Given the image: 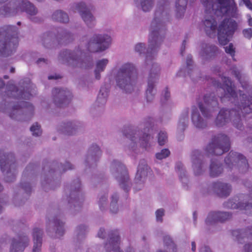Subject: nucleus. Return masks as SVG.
<instances>
[{
  "mask_svg": "<svg viewBox=\"0 0 252 252\" xmlns=\"http://www.w3.org/2000/svg\"><path fill=\"white\" fill-rule=\"evenodd\" d=\"M241 105L238 109H232L230 110L221 109L215 120L217 126H222L228 122L229 120L233 119V125L238 129H241L242 125L241 123V114L243 116L246 114L252 113V98L243 100Z\"/></svg>",
  "mask_w": 252,
  "mask_h": 252,
  "instance_id": "nucleus-1",
  "label": "nucleus"
},
{
  "mask_svg": "<svg viewBox=\"0 0 252 252\" xmlns=\"http://www.w3.org/2000/svg\"><path fill=\"white\" fill-rule=\"evenodd\" d=\"M206 14L218 12L220 16H238V9L235 0H200ZM216 16H219L217 15Z\"/></svg>",
  "mask_w": 252,
  "mask_h": 252,
  "instance_id": "nucleus-2",
  "label": "nucleus"
},
{
  "mask_svg": "<svg viewBox=\"0 0 252 252\" xmlns=\"http://www.w3.org/2000/svg\"><path fill=\"white\" fill-rule=\"evenodd\" d=\"M149 48L146 56V61L148 63L153 60L152 54L154 53L163 40L165 34L163 24L161 22L158 17H155L152 21L150 27Z\"/></svg>",
  "mask_w": 252,
  "mask_h": 252,
  "instance_id": "nucleus-3",
  "label": "nucleus"
},
{
  "mask_svg": "<svg viewBox=\"0 0 252 252\" xmlns=\"http://www.w3.org/2000/svg\"><path fill=\"white\" fill-rule=\"evenodd\" d=\"M17 28L13 26L0 28V53L3 56L10 55L18 46L19 39L16 32Z\"/></svg>",
  "mask_w": 252,
  "mask_h": 252,
  "instance_id": "nucleus-4",
  "label": "nucleus"
},
{
  "mask_svg": "<svg viewBox=\"0 0 252 252\" xmlns=\"http://www.w3.org/2000/svg\"><path fill=\"white\" fill-rule=\"evenodd\" d=\"M137 78V73L135 67L131 63H126L118 72L116 81L117 85L126 93L133 90Z\"/></svg>",
  "mask_w": 252,
  "mask_h": 252,
  "instance_id": "nucleus-5",
  "label": "nucleus"
},
{
  "mask_svg": "<svg viewBox=\"0 0 252 252\" xmlns=\"http://www.w3.org/2000/svg\"><path fill=\"white\" fill-rule=\"evenodd\" d=\"M25 12L30 16H35L38 10L28 0H11L0 7V16Z\"/></svg>",
  "mask_w": 252,
  "mask_h": 252,
  "instance_id": "nucleus-6",
  "label": "nucleus"
},
{
  "mask_svg": "<svg viewBox=\"0 0 252 252\" xmlns=\"http://www.w3.org/2000/svg\"><path fill=\"white\" fill-rule=\"evenodd\" d=\"M230 148V142L228 137L224 134H219L212 138L206 151L208 155L220 156L228 152Z\"/></svg>",
  "mask_w": 252,
  "mask_h": 252,
  "instance_id": "nucleus-7",
  "label": "nucleus"
},
{
  "mask_svg": "<svg viewBox=\"0 0 252 252\" xmlns=\"http://www.w3.org/2000/svg\"><path fill=\"white\" fill-rule=\"evenodd\" d=\"M237 28V24L231 17L225 18L218 29V38L221 45H226Z\"/></svg>",
  "mask_w": 252,
  "mask_h": 252,
  "instance_id": "nucleus-8",
  "label": "nucleus"
},
{
  "mask_svg": "<svg viewBox=\"0 0 252 252\" xmlns=\"http://www.w3.org/2000/svg\"><path fill=\"white\" fill-rule=\"evenodd\" d=\"M224 161L229 168L233 169L235 167L241 172L248 171L249 167L246 157L240 153L232 151L229 152L224 159Z\"/></svg>",
  "mask_w": 252,
  "mask_h": 252,
  "instance_id": "nucleus-9",
  "label": "nucleus"
},
{
  "mask_svg": "<svg viewBox=\"0 0 252 252\" xmlns=\"http://www.w3.org/2000/svg\"><path fill=\"white\" fill-rule=\"evenodd\" d=\"M204 103H198L200 111L204 118H210L212 116V113L219 108V103L214 93L204 96Z\"/></svg>",
  "mask_w": 252,
  "mask_h": 252,
  "instance_id": "nucleus-10",
  "label": "nucleus"
},
{
  "mask_svg": "<svg viewBox=\"0 0 252 252\" xmlns=\"http://www.w3.org/2000/svg\"><path fill=\"white\" fill-rule=\"evenodd\" d=\"M111 41V37L108 35L95 34L89 42L88 48L91 52L102 51L109 47Z\"/></svg>",
  "mask_w": 252,
  "mask_h": 252,
  "instance_id": "nucleus-11",
  "label": "nucleus"
},
{
  "mask_svg": "<svg viewBox=\"0 0 252 252\" xmlns=\"http://www.w3.org/2000/svg\"><path fill=\"white\" fill-rule=\"evenodd\" d=\"M54 102L56 105L59 107H63L68 105L72 97L71 92L67 90L54 88L52 91Z\"/></svg>",
  "mask_w": 252,
  "mask_h": 252,
  "instance_id": "nucleus-12",
  "label": "nucleus"
},
{
  "mask_svg": "<svg viewBox=\"0 0 252 252\" xmlns=\"http://www.w3.org/2000/svg\"><path fill=\"white\" fill-rule=\"evenodd\" d=\"M113 164L116 168L117 172V175L116 176V179L119 181L121 188L127 192L129 190L128 186L129 176L126 166L122 163L116 161H114Z\"/></svg>",
  "mask_w": 252,
  "mask_h": 252,
  "instance_id": "nucleus-13",
  "label": "nucleus"
},
{
  "mask_svg": "<svg viewBox=\"0 0 252 252\" xmlns=\"http://www.w3.org/2000/svg\"><path fill=\"white\" fill-rule=\"evenodd\" d=\"M159 70V68L157 63H152L148 77V88L146 92L147 101H151L154 98V94L152 92L154 87V83L158 77Z\"/></svg>",
  "mask_w": 252,
  "mask_h": 252,
  "instance_id": "nucleus-14",
  "label": "nucleus"
},
{
  "mask_svg": "<svg viewBox=\"0 0 252 252\" xmlns=\"http://www.w3.org/2000/svg\"><path fill=\"white\" fill-rule=\"evenodd\" d=\"M221 80L223 84H220V86L217 90L220 91L222 89L224 91V95L220 97L221 102H223L225 98H228V100H230L231 97H237V94L234 89L235 86L230 79L228 77H223Z\"/></svg>",
  "mask_w": 252,
  "mask_h": 252,
  "instance_id": "nucleus-15",
  "label": "nucleus"
},
{
  "mask_svg": "<svg viewBox=\"0 0 252 252\" xmlns=\"http://www.w3.org/2000/svg\"><path fill=\"white\" fill-rule=\"evenodd\" d=\"M0 166L2 172L8 174L11 172V168L15 167V157L12 153L4 154L0 151Z\"/></svg>",
  "mask_w": 252,
  "mask_h": 252,
  "instance_id": "nucleus-16",
  "label": "nucleus"
},
{
  "mask_svg": "<svg viewBox=\"0 0 252 252\" xmlns=\"http://www.w3.org/2000/svg\"><path fill=\"white\" fill-rule=\"evenodd\" d=\"M232 215L227 212H211L207 216L206 223L211 224L217 222H223L230 219Z\"/></svg>",
  "mask_w": 252,
  "mask_h": 252,
  "instance_id": "nucleus-17",
  "label": "nucleus"
},
{
  "mask_svg": "<svg viewBox=\"0 0 252 252\" xmlns=\"http://www.w3.org/2000/svg\"><path fill=\"white\" fill-rule=\"evenodd\" d=\"M110 239L108 243L105 244V247L107 252H123L120 250V237L117 230L112 231L110 233Z\"/></svg>",
  "mask_w": 252,
  "mask_h": 252,
  "instance_id": "nucleus-18",
  "label": "nucleus"
},
{
  "mask_svg": "<svg viewBox=\"0 0 252 252\" xmlns=\"http://www.w3.org/2000/svg\"><path fill=\"white\" fill-rule=\"evenodd\" d=\"M29 239L27 236L19 235L18 240H12L10 252H23L29 244Z\"/></svg>",
  "mask_w": 252,
  "mask_h": 252,
  "instance_id": "nucleus-19",
  "label": "nucleus"
},
{
  "mask_svg": "<svg viewBox=\"0 0 252 252\" xmlns=\"http://www.w3.org/2000/svg\"><path fill=\"white\" fill-rule=\"evenodd\" d=\"M213 188L218 195L221 197L228 196L231 191V186L221 182H216L213 184Z\"/></svg>",
  "mask_w": 252,
  "mask_h": 252,
  "instance_id": "nucleus-20",
  "label": "nucleus"
},
{
  "mask_svg": "<svg viewBox=\"0 0 252 252\" xmlns=\"http://www.w3.org/2000/svg\"><path fill=\"white\" fill-rule=\"evenodd\" d=\"M150 172V168L148 167L145 160L143 159L138 166L137 171L135 176V183L141 185L140 181L143 178H145L148 175Z\"/></svg>",
  "mask_w": 252,
  "mask_h": 252,
  "instance_id": "nucleus-21",
  "label": "nucleus"
},
{
  "mask_svg": "<svg viewBox=\"0 0 252 252\" xmlns=\"http://www.w3.org/2000/svg\"><path fill=\"white\" fill-rule=\"evenodd\" d=\"M209 19H206L204 22V31L206 34L211 37L215 35L217 26V22L215 17H209Z\"/></svg>",
  "mask_w": 252,
  "mask_h": 252,
  "instance_id": "nucleus-22",
  "label": "nucleus"
},
{
  "mask_svg": "<svg viewBox=\"0 0 252 252\" xmlns=\"http://www.w3.org/2000/svg\"><path fill=\"white\" fill-rule=\"evenodd\" d=\"M168 0H158L156 6L154 16H169Z\"/></svg>",
  "mask_w": 252,
  "mask_h": 252,
  "instance_id": "nucleus-23",
  "label": "nucleus"
},
{
  "mask_svg": "<svg viewBox=\"0 0 252 252\" xmlns=\"http://www.w3.org/2000/svg\"><path fill=\"white\" fill-rule=\"evenodd\" d=\"M71 8L75 12H77L80 16H93L85 2L83 1L72 4Z\"/></svg>",
  "mask_w": 252,
  "mask_h": 252,
  "instance_id": "nucleus-24",
  "label": "nucleus"
},
{
  "mask_svg": "<svg viewBox=\"0 0 252 252\" xmlns=\"http://www.w3.org/2000/svg\"><path fill=\"white\" fill-rule=\"evenodd\" d=\"M43 231L42 230L35 228L33 231V248L32 252H40L42 246V238Z\"/></svg>",
  "mask_w": 252,
  "mask_h": 252,
  "instance_id": "nucleus-25",
  "label": "nucleus"
},
{
  "mask_svg": "<svg viewBox=\"0 0 252 252\" xmlns=\"http://www.w3.org/2000/svg\"><path fill=\"white\" fill-rule=\"evenodd\" d=\"M191 120L193 125L197 128H203L206 126V122L201 117L196 107L192 109Z\"/></svg>",
  "mask_w": 252,
  "mask_h": 252,
  "instance_id": "nucleus-26",
  "label": "nucleus"
},
{
  "mask_svg": "<svg viewBox=\"0 0 252 252\" xmlns=\"http://www.w3.org/2000/svg\"><path fill=\"white\" fill-rule=\"evenodd\" d=\"M223 171L222 165L217 160H211L210 166V175L212 177H217Z\"/></svg>",
  "mask_w": 252,
  "mask_h": 252,
  "instance_id": "nucleus-27",
  "label": "nucleus"
},
{
  "mask_svg": "<svg viewBox=\"0 0 252 252\" xmlns=\"http://www.w3.org/2000/svg\"><path fill=\"white\" fill-rule=\"evenodd\" d=\"M232 234L236 237V240L239 243H242L241 239L245 237H251L252 238V227L248 228L245 230L236 229L234 230L232 232Z\"/></svg>",
  "mask_w": 252,
  "mask_h": 252,
  "instance_id": "nucleus-28",
  "label": "nucleus"
},
{
  "mask_svg": "<svg viewBox=\"0 0 252 252\" xmlns=\"http://www.w3.org/2000/svg\"><path fill=\"white\" fill-rule=\"evenodd\" d=\"M63 57H66L68 56V58L72 60V61H76V65H79L81 67H85V68L89 67L90 64L89 63H86L84 61H82L78 57L74 55V52H71L68 50H65L63 51ZM62 53L61 54V55Z\"/></svg>",
  "mask_w": 252,
  "mask_h": 252,
  "instance_id": "nucleus-29",
  "label": "nucleus"
},
{
  "mask_svg": "<svg viewBox=\"0 0 252 252\" xmlns=\"http://www.w3.org/2000/svg\"><path fill=\"white\" fill-rule=\"evenodd\" d=\"M202 157V155L198 150H194L192 153L191 155V159L193 163V166L194 169H200L201 168V159ZM195 174L196 175H198L200 174V172L197 171H195Z\"/></svg>",
  "mask_w": 252,
  "mask_h": 252,
  "instance_id": "nucleus-30",
  "label": "nucleus"
},
{
  "mask_svg": "<svg viewBox=\"0 0 252 252\" xmlns=\"http://www.w3.org/2000/svg\"><path fill=\"white\" fill-rule=\"evenodd\" d=\"M22 108H27L30 111L32 112L33 111V106L31 103L22 101L20 102V104L15 105L12 108V111L10 113L9 116L12 119H14V115H15L14 112L17 111ZM17 113V112H16Z\"/></svg>",
  "mask_w": 252,
  "mask_h": 252,
  "instance_id": "nucleus-31",
  "label": "nucleus"
},
{
  "mask_svg": "<svg viewBox=\"0 0 252 252\" xmlns=\"http://www.w3.org/2000/svg\"><path fill=\"white\" fill-rule=\"evenodd\" d=\"M188 0H176V16H184Z\"/></svg>",
  "mask_w": 252,
  "mask_h": 252,
  "instance_id": "nucleus-32",
  "label": "nucleus"
},
{
  "mask_svg": "<svg viewBox=\"0 0 252 252\" xmlns=\"http://www.w3.org/2000/svg\"><path fill=\"white\" fill-rule=\"evenodd\" d=\"M108 63V61L106 59L99 60L96 63V68L94 70L95 77L96 79L98 80L100 78V73L104 70Z\"/></svg>",
  "mask_w": 252,
  "mask_h": 252,
  "instance_id": "nucleus-33",
  "label": "nucleus"
},
{
  "mask_svg": "<svg viewBox=\"0 0 252 252\" xmlns=\"http://www.w3.org/2000/svg\"><path fill=\"white\" fill-rule=\"evenodd\" d=\"M135 2H138L140 0H134ZM155 0H140V4L143 11H150L154 6Z\"/></svg>",
  "mask_w": 252,
  "mask_h": 252,
  "instance_id": "nucleus-34",
  "label": "nucleus"
},
{
  "mask_svg": "<svg viewBox=\"0 0 252 252\" xmlns=\"http://www.w3.org/2000/svg\"><path fill=\"white\" fill-rule=\"evenodd\" d=\"M124 133L126 137L134 141L136 139L135 135H139L140 131L133 130L130 127H128L124 129Z\"/></svg>",
  "mask_w": 252,
  "mask_h": 252,
  "instance_id": "nucleus-35",
  "label": "nucleus"
},
{
  "mask_svg": "<svg viewBox=\"0 0 252 252\" xmlns=\"http://www.w3.org/2000/svg\"><path fill=\"white\" fill-rule=\"evenodd\" d=\"M118 195L116 193L114 194L111 197V202L110 203V211L112 213H116L118 212Z\"/></svg>",
  "mask_w": 252,
  "mask_h": 252,
  "instance_id": "nucleus-36",
  "label": "nucleus"
},
{
  "mask_svg": "<svg viewBox=\"0 0 252 252\" xmlns=\"http://www.w3.org/2000/svg\"><path fill=\"white\" fill-rule=\"evenodd\" d=\"M163 242L165 246L167 247V248L170 247L172 249L173 252H176V246L170 236H164L163 238Z\"/></svg>",
  "mask_w": 252,
  "mask_h": 252,
  "instance_id": "nucleus-37",
  "label": "nucleus"
},
{
  "mask_svg": "<svg viewBox=\"0 0 252 252\" xmlns=\"http://www.w3.org/2000/svg\"><path fill=\"white\" fill-rule=\"evenodd\" d=\"M89 152L93 157H94V159L96 157H99L101 154L100 148L96 145H92L89 149Z\"/></svg>",
  "mask_w": 252,
  "mask_h": 252,
  "instance_id": "nucleus-38",
  "label": "nucleus"
},
{
  "mask_svg": "<svg viewBox=\"0 0 252 252\" xmlns=\"http://www.w3.org/2000/svg\"><path fill=\"white\" fill-rule=\"evenodd\" d=\"M64 128L65 134L71 135L75 134L76 128L73 126L72 123H67L66 125L64 126Z\"/></svg>",
  "mask_w": 252,
  "mask_h": 252,
  "instance_id": "nucleus-39",
  "label": "nucleus"
},
{
  "mask_svg": "<svg viewBox=\"0 0 252 252\" xmlns=\"http://www.w3.org/2000/svg\"><path fill=\"white\" fill-rule=\"evenodd\" d=\"M150 138V135L145 132L143 133L142 136L140 135L139 136L140 144L145 149H146L148 146V141Z\"/></svg>",
  "mask_w": 252,
  "mask_h": 252,
  "instance_id": "nucleus-40",
  "label": "nucleus"
},
{
  "mask_svg": "<svg viewBox=\"0 0 252 252\" xmlns=\"http://www.w3.org/2000/svg\"><path fill=\"white\" fill-rule=\"evenodd\" d=\"M55 224L57 227L56 233L58 234L59 236H62L64 232L63 228L64 223L60 220H55Z\"/></svg>",
  "mask_w": 252,
  "mask_h": 252,
  "instance_id": "nucleus-41",
  "label": "nucleus"
},
{
  "mask_svg": "<svg viewBox=\"0 0 252 252\" xmlns=\"http://www.w3.org/2000/svg\"><path fill=\"white\" fill-rule=\"evenodd\" d=\"M32 135L35 136H38L42 133V130L41 129L40 126L37 123L34 124L30 128Z\"/></svg>",
  "mask_w": 252,
  "mask_h": 252,
  "instance_id": "nucleus-42",
  "label": "nucleus"
},
{
  "mask_svg": "<svg viewBox=\"0 0 252 252\" xmlns=\"http://www.w3.org/2000/svg\"><path fill=\"white\" fill-rule=\"evenodd\" d=\"M218 49V47L215 45H206V47L204 48L203 52H204L207 55L211 56L216 53Z\"/></svg>",
  "mask_w": 252,
  "mask_h": 252,
  "instance_id": "nucleus-43",
  "label": "nucleus"
},
{
  "mask_svg": "<svg viewBox=\"0 0 252 252\" xmlns=\"http://www.w3.org/2000/svg\"><path fill=\"white\" fill-rule=\"evenodd\" d=\"M170 154L169 150L167 149H162L160 152L156 155V157L158 159H162L168 157Z\"/></svg>",
  "mask_w": 252,
  "mask_h": 252,
  "instance_id": "nucleus-44",
  "label": "nucleus"
},
{
  "mask_svg": "<svg viewBox=\"0 0 252 252\" xmlns=\"http://www.w3.org/2000/svg\"><path fill=\"white\" fill-rule=\"evenodd\" d=\"M104 90V88H101L99 93L98 94L97 101L98 103L105 104L106 102V97L107 96V92H106L105 94H104L102 92Z\"/></svg>",
  "mask_w": 252,
  "mask_h": 252,
  "instance_id": "nucleus-45",
  "label": "nucleus"
},
{
  "mask_svg": "<svg viewBox=\"0 0 252 252\" xmlns=\"http://www.w3.org/2000/svg\"><path fill=\"white\" fill-rule=\"evenodd\" d=\"M167 140V136L166 132L160 131L158 135V143L159 145H164Z\"/></svg>",
  "mask_w": 252,
  "mask_h": 252,
  "instance_id": "nucleus-46",
  "label": "nucleus"
},
{
  "mask_svg": "<svg viewBox=\"0 0 252 252\" xmlns=\"http://www.w3.org/2000/svg\"><path fill=\"white\" fill-rule=\"evenodd\" d=\"M188 112H187L185 116L181 118L179 120V127H181L183 130H184L187 126V123L188 122Z\"/></svg>",
  "mask_w": 252,
  "mask_h": 252,
  "instance_id": "nucleus-47",
  "label": "nucleus"
},
{
  "mask_svg": "<svg viewBox=\"0 0 252 252\" xmlns=\"http://www.w3.org/2000/svg\"><path fill=\"white\" fill-rule=\"evenodd\" d=\"M83 21L88 27H92L94 25V17H82Z\"/></svg>",
  "mask_w": 252,
  "mask_h": 252,
  "instance_id": "nucleus-48",
  "label": "nucleus"
},
{
  "mask_svg": "<svg viewBox=\"0 0 252 252\" xmlns=\"http://www.w3.org/2000/svg\"><path fill=\"white\" fill-rule=\"evenodd\" d=\"M225 51L227 54H229L232 57L235 56V50L232 43H230L228 46L224 47Z\"/></svg>",
  "mask_w": 252,
  "mask_h": 252,
  "instance_id": "nucleus-49",
  "label": "nucleus"
},
{
  "mask_svg": "<svg viewBox=\"0 0 252 252\" xmlns=\"http://www.w3.org/2000/svg\"><path fill=\"white\" fill-rule=\"evenodd\" d=\"M183 165L182 163L178 162L176 165V169L178 171H180V173L179 175V178L180 180L182 181L183 176H185V172L183 171Z\"/></svg>",
  "mask_w": 252,
  "mask_h": 252,
  "instance_id": "nucleus-50",
  "label": "nucleus"
},
{
  "mask_svg": "<svg viewBox=\"0 0 252 252\" xmlns=\"http://www.w3.org/2000/svg\"><path fill=\"white\" fill-rule=\"evenodd\" d=\"M156 215L157 221L161 222L162 221V217L164 215V210L163 209H158L156 212Z\"/></svg>",
  "mask_w": 252,
  "mask_h": 252,
  "instance_id": "nucleus-51",
  "label": "nucleus"
},
{
  "mask_svg": "<svg viewBox=\"0 0 252 252\" xmlns=\"http://www.w3.org/2000/svg\"><path fill=\"white\" fill-rule=\"evenodd\" d=\"M243 34L246 38L250 39L252 37V29L248 28L244 29L243 31Z\"/></svg>",
  "mask_w": 252,
  "mask_h": 252,
  "instance_id": "nucleus-52",
  "label": "nucleus"
},
{
  "mask_svg": "<svg viewBox=\"0 0 252 252\" xmlns=\"http://www.w3.org/2000/svg\"><path fill=\"white\" fill-rule=\"evenodd\" d=\"M145 49V44L143 43H138L135 47V50L136 52L141 54V53Z\"/></svg>",
  "mask_w": 252,
  "mask_h": 252,
  "instance_id": "nucleus-53",
  "label": "nucleus"
},
{
  "mask_svg": "<svg viewBox=\"0 0 252 252\" xmlns=\"http://www.w3.org/2000/svg\"><path fill=\"white\" fill-rule=\"evenodd\" d=\"M242 2L248 8L252 11V2L251 0H242V1L239 2L240 5H241Z\"/></svg>",
  "mask_w": 252,
  "mask_h": 252,
  "instance_id": "nucleus-54",
  "label": "nucleus"
},
{
  "mask_svg": "<svg viewBox=\"0 0 252 252\" xmlns=\"http://www.w3.org/2000/svg\"><path fill=\"white\" fill-rule=\"evenodd\" d=\"M52 16H68V14L62 10H57L52 14Z\"/></svg>",
  "mask_w": 252,
  "mask_h": 252,
  "instance_id": "nucleus-55",
  "label": "nucleus"
},
{
  "mask_svg": "<svg viewBox=\"0 0 252 252\" xmlns=\"http://www.w3.org/2000/svg\"><path fill=\"white\" fill-rule=\"evenodd\" d=\"M107 197L105 196H102L99 199V205L100 209H102V206L104 204L106 203Z\"/></svg>",
  "mask_w": 252,
  "mask_h": 252,
  "instance_id": "nucleus-56",
  "label": "nucleus"
},
{
  "mask_svg": "<svg viewBox=\"0 0 252 252\" xmlns=\"http://www.w3.org/2000/svg\"><path fill=\"white\" fill-rule=\"evenodd\" d=\"M56 20L63 23H67L69 21V17H56Z\"/></svg>",
  "mask_w": 252,
  "mask_h": 252,
  "instance_id": "nucleus-57",
  "label": "nucleus"
},
{
  "mask_svg": "<svg viewBox=\"0 0 252 252\" xmlns=\"http://www.w3.org/2000/svg\"><path fill=\"white\" fill-rule=\"evenodd\" d=\"M245 252H252V244H246L244 246Z\"/></svg>",
  "mask_w": 252,
  "mask_h": 252,
  "instance_id": "nucleus-58",
  "label": "nucleus"
},
{
  "mask_svg": "<svg viewBox=\"0 0 252 252\" xmlns=\"http://www.w3.org/2000/svg\"><path fill=\"white\" fill-rule=\"evenodd\" d=\"M186 63H187V65L189 69H190L189 66L192 65V63H193V62L192 60V57L190 55L188 56L187 57Z\"/></svg>",
  "mask_w": 252,
  "mask_h": 252,
  "instance_id": "nucleus-59",
  "label": "nucleus"
},
{
  "mask_svg": "<svg viewBox=\"0 0 252 252\" xmlns=\"http://www.w3.org/2000/svg\"><path fill=\"white\" fill-rule=\"evenodd\" d=\"M72 168V165L69 162H66L65 165H64L63 167V171H65L67 170H70Z\"/></svg>",
  "mask_w": 252,
  "mask_h": 252,
  "instance_id": "nucleus-60",
  "label": "nucleus"
},
{
  "mask_svg": "<svg viewBox=\"0 0 252 252\" xmlns=\"http://www.w3.org/2000/svg\"><path fill=\"white\" fill-rule=\"evenodd\" d=\"M199 252H212L210 249L207 246H204L200 248Z\"/></svg>",
  "mask_w": 252,
  "mask_h": 252,
  "instance_id": "nucleus-61",
  "label": "nucleus"
},
{
  "mask_svg": "<svg viewBox=\"0 0 252 252\" xmlns=\"http://www.w3.org/2000/svg\"><path fill=\"white\" fill-rule=\"evenodd\" d=\"M105 230L103 228H100L97 233L98 237L103 238L104 236Z\"/></svg>",
  "mask_w": 252,
  "mask_h": 252,
  "instance_id": "nucleus-62",
  "label": "nucleus"
},
{
  "mask_svg": "<svg viewBox=\"0 0 252 252\" xmlns=\"http://www.w3.org/2000/svg\"><path fill=\"white\" fill-rule=\"evenodd\" d=\"M186 46V40H184L182 43V45L181 48V54L182 56H183V52L185 50Z\"/></svg>",
  "mask_w": 252,
  "mask_h": 252,
  "instance_id": "nucleus-63",
  "label": "nucleus"
},
{
  "mask_svg": "<svg viewBox=\"0 0 252 252\" xmlns=\"http://www.w3.org/2000/svg\"><path fill=\"white\" fill-rule=\"evenodd\" d=\"M170 97V93L168 91V88H166L164 94V98L165 99L167 100L168 98Z\"/></svg>",
  "mask_w": 252,
  "mask_h": 252,
  "instance_id": "nucleus-64",
  "label": "nucleus"
}]
</instances>
